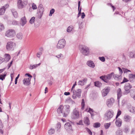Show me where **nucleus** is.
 Here are the masks:
<instances>
[{"label":"nucleus","mask_w":135,"mask_h":135,"mask_svg":"<svg viewBox=\"0 0 135 135\" xmlns=\"http://www.w3.org/2000/svg\"><path fill=\"white\" fill-rule=\"evenodd\" d=\"M70 111V107L68 105H64V106L61 105L57 110L59 114H62L64 117H66L68 115Z\"/></svg>","instance_id":"1"},{"label":"nucleus","mask_w":135,"mask_h":135,"mask_svg":"<svg viewBox=\"0 0 135 135\" xmlns=\"http://www.w3.org/2000/svg\"><path fill=\"white\" fill-rule=\"evenodd\" d=\"M114 114V112L112 109L107 110L104 114V118L106 120H109Z\"/></svg>","instance_id":"2"},{"label":"nucleus","mask_w":135,"mask_h":135,"mask_svg":"<svg viewBox=\"0 0 135 135\" xmlns=\"http://www.w3.org/2000/svg\"><path fill=\"white\" fill-rule=\"evenodd\" d=\"M28 3L27 0H18L17 2V6L19 9L25 7Z\"/></svg>","instance_id":"3"},{"label":"nucleus","mask_w":135,"mask_h":135,"mask_svg":"<svg viewBox=\"0 0 135 135\" xmlns=\"http://www.w3.org/2000/svg\"><path fill=\"white\" fill-rule=\"evenodd\" d=\"M16 46L15 43L12 41L8 42L6 45V49L8 51H12L14 50Z\"/></svg>","instance_id":"4"},{"label":"nucleus","mask_w":135,"mask_h":135,"mask_svg":"<svg viewBox=\"0 0 135 135\" xmlns=\"http://www.w3.org/2000/svg\"><path fill=\"white\" fill-rule=\"evenodd\" d=\"M80 114L78 109L77 108H75L73 110L71 116V118L73 119H77L79 118Z\"/></svg>","instance_id":"5"},{"label":"nucleus","mask_w":135,"mask_h":135,"mask_svg":"<svg viewBox=\"0 0 135 135\" xmlns=\"http://www.w3.org/2000/svg\"><path fill=\"white\" fill-rule=\"evenodd\" d=\"M16 34L15 31L13 29H10L7 30L6 32L5 35L9 37H12Z\"/></svg>","instance_id":"6"},{"label":"nucleus","mask_w":135,"mask_h":135,"mask_svg":"<svg viewBox=\"0 0 135 135\" xmlns=\"http://www.w3.org/2000/svg\"><path fill=\"white\" fill-rule=\"evenodd\" d=\"M66 45V42L65 40L62 39L60 40L57 44L56 47L58 49H63Z\"/></svg>","instance_id":"7"},{"label":"nucleus","mask_w":135,"mask_h":135,"mask_svg":"<svg viewBox=\"0 0 135 135\" xmlns=\"http://www.w3.org/2000/svg\"><path fill=\"white\" fill-rule=\"evenodd\" d=\"M73 94L72 97L73 99H76L77 97L80 98L81 92V90L80 89H77L76 90H73L71 91Z\"/></svg>","instance_id":"8"},{"label":"nucleus","mask_w":135,"mask_h":135,"mask_svg":"<svg viewBox=\"0 0 135 135\" xmlns=\"http://www.w3.org/2000/svg\"><path fill=\"white\" fill-rule=\"evenodd\" d=\"M132 87V86L129 83H126L124 86V89L125 91L123 92V94L127 95L130 93V89Z\"/></svg>","instance_id":"9"},{"label":"nucleus","mask_w":135,"mask_h":135,"mask_svg":"<svg viewBox=\"0 0 135 135\" xmlns=\"http://www.w3.org/2000/svg\"><path fill=\"white\" fill-rule=\"evenodd\" d=\"M80 51L83 55L86 56L88 55L90 53L89 49L86 46H82Z\"/></svg>","instance_id":"10"},{"label":"nucleus","mask_w":135,"mask_h":135,"mask_svg":"<svg viewBox=\"0 0 135 135\" xmlns=\"http://www.w3.org/2000/svg\"><path fill=\"white\" fill-rule=\"evenodd\" d=\"M115 100L113 98L107 99L106 101V104L108 107L110 108L115 102Z\"/></svg>","instance_id":"11"},{"label":"nucleus","mask_w":135,"mask_h":135,"mask_svg":"<svg viewBox=\"0 0 135 135\" xmlns=\"http://www.w3.org/2000/svg\"><path fill=\"white\" fill-rule=\"evenodd\" d=\"M110 88L109 87H105L102 91V95L103 97L106 96L109 91Z\"/></svg>","instance_id":"12"},{"label":"nucleus","mask_w":135,"mask_h":135,"mask_svg":"<svg viewBox=\"0 0 135 135\" xmlns=\"http://www.w3.org/2000/svg\"><path fill=\"white\" fill-rule=\"evenodd\" d=\"M123 120L126 122L130 123L132 120V118L129 115L125 114L123 117Z\"/></svg>","instance_id":"13"},{"label":"nucleus","mask_w":135,"mask_h":135,"mask_svg":"<svg viewBox=\"0 0 135 135\" xmlns=\"http://www.w3.org/2000/svg\"><path fill=\"white\" fill-rule=\"evenodd\" d=\"M127 108L129 111L132 113L135 114V107L132 106L130 104L127 105Z\"/></svg>","instance_id":"14"},{"label":"nucleus","mask_w":135,"mask_h":135,"mask_svg":"<svg viewBox=\"0 0 135 135\" xmlns=\"http://www.w3.org/2000/svg\"><path fill=\"white\" fill-rule=\"evenodd\" d=\"M31 78H25L23 80L24 84L26 85H30L31 83Z\"/></svg>","instance_id":"15"},{"label":"nucleus","mask_w":135,"mask_h":135,"mask_svg":"<svg viewBox=\"0 0 135 135\" xmlns=\"http://www.w3.org/2000/svg\"><path fill=\"white\" fill-rule=\"evenodd\" d=\"M64 127L66 130L68 131L72 130L71 125L69 123H66Z\"/></svg>","instance_id":"16"},{"label":"nucleus","mask_w":135,"mask_h":135,"mask_svg":"<svg viewBox=\"0 0 135 135\" xmlns=\"http://www.w3.org/2000/svg\"><path fill=\"white\" fill-rule=\"evenodd\" d=\"M122 120L118 118L115 121V124L116 126L118 127H120L122 125Z\"/></svg>","instance_id":"17"},{"label":"nucleus","mask_w":135,"mask_h":135,"mask_svg":"<svg viewBox=\"0 0 135 135\" xmlns=\"http://www.w3.org/2000/svg\"><path fill=\"white\" fill-rule=\"evenodd\" d=\"M87 64L89 67L92 68H94L95 66L94 64L93 61L91 60L88 61L87 62Z\"/></svg>","instance_id":"18"},{"label":"nucleus","mask_w":135,"mask_h":135,"mask_svg":"<svg viewBox=\"0 0 135 135\" xmlns=\"http://www.w3.org/2000/svg\"><path fill=\"white\" fill-rule=\"evenodd\" d=\"M122 91L121 89L119 88L117 90V95L118 97V104H119V99L121 97L122 95Z\"/></svg>","instance_id":"19"},{"label":"nucleus","mask_w":135,"mask_h":135,"mask_svg":"<svg viewBox=\"0 0 135 135\" xmlns=\"http://www.w3.org/2000/svg\"><path fill=\"white\" fill-rule=\"evenodd\" d=\"M87 81V79L85 78L84 79L79 81L78 82V84L79 85L83 86L86 83Z\"/></svg>","instance_id":"20"},{"label":"nucleus","mask_w":135,"mask_h":135,"mask_svg":"<svg viewBox=\"0 0 135 135\" xmlns=\"http://www.w3.org/2000/svg\"><path fill=\"white\" fill-rule=\"evenodd\" d=\"M21 25L22 26H23L26 23L27 21L25 16L22 18L21 19Z\"/></svg>","instance_id":"21"},{"label":"nucleus","mask_w":135,"mask_h":135,"mask_svg":"<svg viewBox=\"0 0 135 135\" xmlns=\"http://www.w3.org/2000/svg\"><path fill=\"white\" fill-rule=\"evenodd\" d=\"M11 58V56L9 54H5L4 55V59L5 61H8Z\"/></svg>","instance_id":"22"},{"label":"nucleus","mask_w":135,"mask_h":135,"mask_svg":"<svg viewBox=\"0 0 135 135\" xmlns=\"http://www.w3.org/2000/svg\"><path fill=\"white\" fill-rule=\"evenodd\" d=\"M38 11L40 12L43 13L44 11V8L42 5L40 4L38 7Z\"/></svg>","instance_id":"23"},{"label":"nucleus","mask_w":135,"mask_h":135,"mask_svg":"<svg viewBox=\"0 0 135 135\" xmlns=\"http://www.w3.org/2000/svg\"><path fill=\"white\" fill-rule=\"evenodd\" d=\"M41 64V63L37 64H34L33 65H31L29 67V69H30L32 70L36 68L37 67L39 66Z\"/></svg>","instance_id":"24"},{"label":"nucleus","mask_w":135,"mask_h":135,"mask_svg":"<svg viewBox=\"0 0 135 135\" xmlns=\"http://www.w3.org/2000/svg\"><path fill=\"white\" fill-rule=\"evenodd\" d=\"M128 56L130 58H135V51H132L130 52Z\"/></svg>","instance_id":"25"},{"label":"nucleus","mask_w":135,"mask_h":135,"mask_svg":"<svg viewBox=\"0 0 135 135\" xmlns=\"http://www.w3.org/2000/svg\"><path fill=\"white\" fill-rule=\"evenodd\" d=\"M121 78L122 76L121 75L114 74V78L116 80H119L121 79Z\"/></svg>","instance_id":"26"},{"label":"nucleus","mask_w":135,"mask_h":135,"mask_svg":"<svg viewBox=\"0 0 135 135\" xmlns=\"http://www.w3.org/2000/svg\"><path fill=\"white\" fill-rule=\"evenodd\" d=\"M100 78L104 82L107 83L108 81L107 80V75H104V76H102L100 77Z\"/></svg>","instance_id":"27"},{"label":"nucleus","mask_w":135,"mask_h":135,"mask_svg":"<svg viewBox=\"0 0 135 135\" xmlns=\"http://www.w3.org/2000/svg\"><path fill=\"white\" fill-rule=\"evenodd\" d=\"M84 122L85 124L88 125L90 124V121L88 118L87 117H85L84 118Z\"/></svg>","instance_id":"28"},{"label":"nucleus","mask_w":135,"mask_h":135,"mask_svg":"<svg viewBox=\"0 0 135 135\" xmlns=\"http://www.w3.org/2000/svg\"><path fill=\"white\" fill-rule=\"evenodd\" d=\"M7 73L5 72L3 74L0 75V79L3 80L5 79Z\"/></svg>","instance_id":"29"},{"label":"nucleus","mask_w":135,"mask_h":135,"mask_svg":"<svg viewBox=\"0 0 135 135\" xmlns=\"http://www.w3.org/2000/svg\"><path fill=\"white\" fill-rule=\"evenodd\" d=\"M114 73L113 72L107 75H106L107 76V80H110L112 76H114Z\"/></svg>","instance_id":"30"},{"label":"nucleus","mask_w":135,"mask_h":135,"mask_svg":"<svg viewBox=\"0 0 135 135\" xmlns=\"http://www.w3.org/2000/svg\"><path fill=\"white\" fill-rule=\"evenodd\" d=\"M16 36L17 38L20 40L22 39L23 36L22 34L21 33H18L17 34Z\"/></svg>","instance_id":"31"},{"label":"nucleus","mask_w":135,"mask_h":135,"mask_svg":"<svg viewBox=\"0 0 135 135\" xmlns=\"http://www.w3.org/2000/svg\"><path fill=\"white\" fill-rule=\"evenodd\" d=\"M11 11L14 17L15 18L17 17L18 15L17 12L14 9H12Z\"/></svg>","instance_id":"32"},{"label":"nucleus","mask_w":135,"mask_h":135,"mask_svg":"<svg viewBox=\"0 0 135 135\" xmlns=\"http://www.w3.org/2000/svg\"><path fill=\"white\" fill-rule=\"evenodd\" d=\"M61 127V125L60 123H58L56 126V129L57 130V132H59L60 131V129Z\"/></svg>","instance_id":"33"},{"label":"nucleus","mask_w":135,"mask_h":135,"mask_svg":"<svg viewBox=\"0 0 135 135\" xmlns=\"http://www.w3.org/2000/svg\"><path fill=\"white\" fill-rule=\"evenodd\" d=\"M94 85L95 86L100 87L102 85V84L100 82L98 81L94 82Z\"/></svg>","instance_id":"34"},{"label":"nucleus","mask_w":135,"mask_h":135,"mask_svg":"<svg viewBox=\"0 0 135 135\" xmlns=\"http://www.w3.org/2000/svg\"><path fill=\"white\" fill-rule=\"evenodd\" d=\"M111 124L110 122L109 123H105L104 124V127L105 129H108Z\"/></svg>","instance_id":"35"},{"label":"nucleus","mask_w":135,"mask_h":135,"mask_svg":"<svg viewBox=\"0 0 135 135\" xmlns=\"http://www.w3.org/2000/svg\"><path fill=\"white\" fill-rule=\"evenodd\" d=\"M55 132V129H54L51 128L48 130V133L50 135H51L54 134Z\"/></svg>","instance_id":"36"},{"label":"nucleus","mask_w":135,"mask_h":135,"mask_svg":"<svg viewBox=\"0 0 135 135\" xmlns=\"http://www.w3.org/2000/svg\"><path fill=\"white\" fill-rule=\"evenodd\" d=\"M116 135H121L122 134V130L120 128H118L116 132Z\"/></svg>","instance_id":"37"},{"label":"nucleus","mask_w":135,"mask_h":135,"mask_svg":"<svg viewBox=\"0 0 135 135\" xmlns=\"http://www.w3.org/2000/svg\"><path fill=\"white\" fill-rule=\"evenodd\" d=\"M4 7H2L0 8V15H3L5 12V10Z\"/></svg>","instance_id":"38"},{"label":"nucleus","mask_w":135,"mask_h":135,"mask_svg":"<svg viewBox=\"0 0 135 135\" xmlns=\"http://www.w3.org/2000/svg\"><path fill=\"white\" fill-rule=\"evenodd\" d=\"M85 102L84 100L83 99L82 100L81 103V109L83 110L84 109V106H85Z\"/></svg>","instance_id":"39"},{"label":"nucleus","mask_w":135,"mask_h":135,"mask_svg":"<svg viewBox=\"0 0 135 135\" xmlns=\"http://www.w3.org/2000/svg\"><path fill=\"white\" fill-rule=\"evenodd\" d=\"M73 28L72 26H70L68 27L67 28V31L68 32H70L72 30Z\"/></svg>","instance_id":"40"},{"label":"nucleus","mask_w":135,"mask_h":135,"mask_svg":"<svg viewBox=\"0 0 135 135\" xmlns=\"http://www.w3.org/2000/svg\"><path fill=\"white\" fill-rule=\"evenodd\" d=\"M129 129L128 127H126L124 128L123 130V132L126 133H128L129 132Z\"/></svg>","instance_id":"41"},{"label":"nucleus","mask_w":135,"mask_h":135,"mask_svg":"<svg viewBox=\"0 0 135 135\" xmlns=\"http://www.w3.org/2000/svg\"><path fill=\"white\" fill-rule=\"evenodd\" d=\"M129 77L130 79H135V74H129Z\"/></svg>","instance_id":"42"},{"label":"nucleus","mask_w":135,"mask_h":135,"mask_svg":"<svg viewBox=\"0 0 135 135\" xmlns=\"http://www.w3.org/2000/svg\"><path fill=\"white\" fill-rule=\"evenodd\" d=\"M5 29V27L4 25L2 23H0V32L4 30Z\"/></svg>","instance_id":"43"},{"label":"nucleus","mask_w":135,"mask_h":135,"mask_svg":"<svg viewBox=\"0 0 135 135\" xmlns=\"http://www.w3.org/2000/svg\"><path fill=\"white\" fill-rule=\"evenodd\" d=\"M35 18L34 17H32L30 19L29 21L30 23L31 24L35 22Z\"/></svg>","instance_id":"44"},{"label":"nucleus","mask_w":135,"mask_h":135,"mask_svg":"<svg viewBox=\"0 0 135 135\" xmlns=\"http://www.w3.org/2000/svg\"><path fill=\"white\" fill-rule=\"evenodd\" d=\"M37 17L38 19H40L43 15V13L40 12H37Z\"/></svg>","instance_id":"45"},{"label":"nucleus","mask_w":135,"mask_h":135,"mask_svg":"<svg viewBox=\"0 0 135 135\" xmlns=\"http://www.w3.org/2000/svg\"><path fill=\"white\" fill-rule=\"evenodd\" d=\"M100 124L98 122L96 123L93 124V126L95 128H98L100 127Z\"/></svg>","instance_id":"46"},{"label":"nucleus","mask_w":135,"mask_h":135,"mask_svg":"<svg viewBox=\"0 0 135 135\" xmlns=\"http://www.w3.org/2000/svg\"><path fill=\"white\" fill-rule=\"evenodd\" d=\"M122 112L119 109H118V110L117 114L116 117V119H117L118 117H119L120 115L121 114Z\"/></svg>","instance_id":"47"},{"label":"nucleus","mask_w":135,"mask_h":135,"mask_svg":"<svg viewBox=\"0 0 135 135\" xmlns=\"http://www.w3.org/2000/svg\"><path fill=\"white\" fill-rule=\"evenodd\" d=\"M56 57L58 58H63L64 57L63 55L61 54H60L56 56Z\"/></svg>","instance_id":"48"},{"label":"nucleus","mask_w":135,"mask_h":135,"mask_svg":"<svg viewBox=\"0 0 135 135\" xmlns=\"http://www.w3.org/2000/svg\"><path fill=\"white\" fill-rule=\"evenodd\" d=\"M88 112H89L90 113L91 115V117H92L94 115L93 114V110L90 108H89Z\"/></svg>","instance_id":"49"},{"label":"nucleus","mask_w":135,"mask_h":135,"mask_svg":"<svg viewBox=\"0 0 135 135\" xmlns=\"http://www.w3.org/2000/svg\"><path fill=\"white\" fill-rule=\"evenodd\" d=\"M80 1H79L78 2V10L79 11V13H78V15H80L81 13V8L80 10H79V8L80 6Z\"/></svg>","instance_id":"50"},{"label":"nucleus","mask_w":135,"mask_h":135,"mask_svg":"<svg viewBox=\"0 0 135 135\" xmlns=\"http://www.w3.org/2000/svg\"><path fill=\"white\" fill-rule=\"evenodd\" d=\"M55 12V9H52L50 11V13L49 15L50 16H52V14H53Z\"/></svg>","instance_id":"51"},{"label":"nucleus","mask_w":135,"mask_h":135,"mask_svg":"<svg viewBox=\"0 0 135 135\" xmlns=\"http://www.w3.org/2000/svg\"><path fill=\"white\" fill-rule=\"evenodd\" d=\"M32 8L33 9L35 10L37 9V7L36 5L34 3H33L32 4Z\"/></svg>","instance_id":"52"},{"label":"nucleus","mask_w":135,"mask_h":135,"mask_svg":"<svg viewBox=\"0 0 135 135\" xmlns=\"http://www.w3.org/2000/svg\"><path fill=\"white\" fill-rule=\"evenodd\" d=\"M85 129L89 134L92 135V133L91 131L88 128H86Z\"/></svg>","instance_id":"53"},{"label":"nucleus","mask_w":135,"mask_h":135,"mask_svg":"<svg viewBox=\"0 0 135 135\" xmlns=\"http://www.w3.org/2000/svg\"><path fill=\"white\" fill-rule=\"evenodd\" d=\"M123 70L124 73H127L128 72H131V71L130 70L125 68H123Z\"/></svg>","instance_id":"54"},{"label":"nucleus","mask_w":135,"mask_h":135,"mask_svg":"<svg viewBox=\"0 0 135 135\" xmlns=\"http://www.w3.org/2000/svg\"><path fill=\"white\" fill-rule=\"evenodd\" d=\"M42 54V53L41 52H38L37 53L36 56L37 57L39 58L40 57L41 55Z\"/></svg>","instance_id":"55"},{"label":"nucleus","mask_w":135,"mask_h":135,"mask_svg":"<svg viewBox=\"0 0 135 135\" xmlns=\"http://www.w3.org/2000/svg\"><path fill=\"white\" fill-rule=\"evenodd\" d=\"M99 59L100 60L103 62H104L105 61V58L104 57H99Z\"/></svg>","instance_id":"56"},{"label":"nucleus","mask_w":135,"mask_h":135,"mask_svg":"<svg viewBox=\"0 0 135 135\" xmlns=\"http://www.w3.org/2000/svg\"><path fill=\"white\" fill-rule=\"evenodd\" d=\"M128 81V80L127 79L125 78H124L123 81L121 83V84H123L124 83L127 82Z\"/></svg>","instance_id":"57"},{"label":"nucleus","mask_w":135,"mask_h":135,"mask_svg":"<svg viewBox=\"0 0 135 135\" xmlns=\"http://www.w3.org/2000/svg\"><path fill=\"white\" fill-rule=\"evenodd\" d=\"M9 7V5L8 4H6L2 7H4V8L5 10L6 9L8 8Z\"/></svg>","instance_id":"58"},{"label":"nucleus","mask_w":135,"mask_h":135,"mask_svg":"<svg viewBox=\"0 0 135 135\" xmlns=\"http://www.w3.org/2000/svg\"><path fill=\"white\" fill-rule=\"evenodd\" d=\"M76 85V82L75 81V83L73 84V86H72L71 89V91H73V90H74L73 89L74 88L75 85Z\"/></svg>","instance_id":"59"},{"label":"nucleus","mask_w":135,"mask_h":135,"mask_svg":"<svg viewBox=\"0 0 135 135\" xmlns=\"http://www.w3.org/2000/svg\"><path fill=\"white\" fill-rule=\"evenodd\" d=\"M19 74L15 79V84H16L17 83V79L19 78Z\"/></svg>","instance_id":"60"},{"label":"nucleus","mask_w":135,"mask_h":135,"mask_svg":"<svg viewBox=\"0 0 135 135\" xmlns=\"http://www.w3.org/2000/svg\"><path fill=\"white\" fill-rule=\"evenodd\" d=\"M17 22L16 21H13L12 22V24L13 25H16L17 24Z\"/></svg>","instance_id":"61"},{"label":"nucleus","mask_w":135,"mask_h":135,"mask_svg":"<svg viewBox=\"0 0 135 135\" xmlns=\"http://www.w3.org/2000/svg\"><path fill=\"white\" fill-rule=\"evenodd\" d=\"M129 93H130V94L131 96V93L132 94H135V93L134 91L132 90H131Z\"/></svg>","instance_id":"62"},{"label":"nucleus","mask_w":135,"mask_h":135,"mask_svg":"<svg viewBox=\"0 0 135 135\" xmlns=\"http://www.w3.org/2000/svg\"><path fill=\"white\" fill-rule=\"evenodd\" d=\"M118 68L119 69V73L121 75L123 73V71L122 70L120 67H118Z\"/></svg>","instance_id":"63"},{"label":"nucleus","mask_w":135,"mask_h":135,"mask_svg":"<svg viewBox=\"0 0 135 135\" xmlns=\"http://www.w3.org/2000/svg\"><path fill=\"white\" fill-rule=\"evenodd\" d=\"M109 4L110 5V7H112V8L113 10V11H114V10L115 9V8L114 6H113L111 4Z\"/></svg>","instance_id":"64"}]
</instances>
